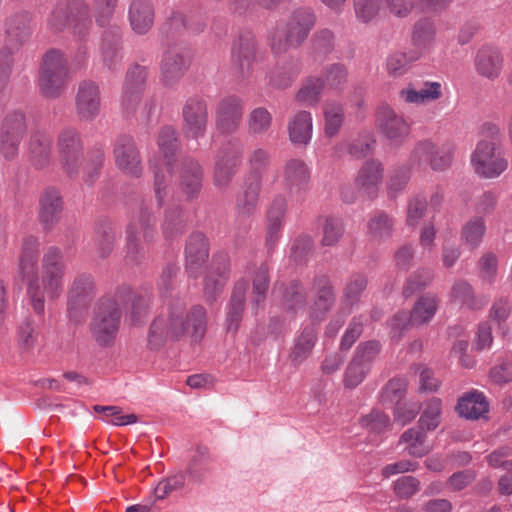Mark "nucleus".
<instances>
[{"instance_id": "nucleus-1", "label": "nucleus", "mask_w": 512, "mask_h": 512, "mask_svg": "<svg viewBox=\"0 0 512 512\" xmlns=\"http://www.w3.org/2000/svg\"><path fill=\"white\" fill-rule=\"evenodd\" d=\"M185 306L182 299H175L166 312L152 321L147 335V347L150 350H159L167 341L178 340L184 335L195 341L204 336L207 325L205 309L195 305L186 312Z\"/></svg>"}, {"instance_id": "nucleus-46", "label": "nucleus", "mask_w": 512, "mask_h": 512, "mask_svg": "<svg viewBox=\"0 0 512 512\" xmlns=\"http://www.w3.org/2000/svg\"><path fill=\"white\" fill-rule=\"evenodd\" d=\"M451 297L471 309H479L486 304L484 298H478L474 295L473 289L466 281H457L451 289Z\"/></svg>"}, {"instance_id": "nucleus-14", "label": "nucleus", "mask_w": 512, "mask_h": 512, "mask_svg": "<svg viewBox=\"0 0 512 512\" xmlns=\"http://www.w3.org/2000/svg\"><path fill=\"white\" fill-rule=\"evenodd\" d=\"M25 128V118L21 112H13L4 119L0 143L1 152L6 159H13L17 155Z\"/></svg>"}, {"instance_id": "nucleus-20", "label": "nucleus", "mask_w": 512, "mask_h": 512, "mask_svg": "<svg viewBox=\"0 0 512 512\" xmlns=\"http://www.w3.org/2000/svg\"><path fill=\"white\" fill-rule=\"evenodd\" d=\"M287 197L284 194H276L268 206L266 212V245L274 246L284 226L287 212Z\"/></svg>"}, {"instance_id": "nucleus-12", "label": "nucleus", "mask_w": 512, "mask_h": 512, "mask_svg": "<svg viewBox=\"0 0 512 512\" xmlns=\"http://www.w3.org/2000/svg\"><path fill=\"white\" fill-rule=\"evenodd\" d=\"M154 217L147 208L141 209L136 220L131 222L127 228V257L137 262L142 256V248L139 244L140 235L145 240L153 236Z\"/></svg>"}, {"instance_id": "nucleus-36", "label": "nucleus", "mask_w": 512, "mask_h": 512, "mask_svg": "<svg viewBox=\"0 0 512 512\" xmlns=\"http://www.w3.org/2000/svg\"><path fill=\"white\" fill-rule=\"evenodd\" d=\"M39 256V240L35 236H25L21 244L19 269L25 279L36 268Z\"/></svg>"}, {"instance_id": "nucleus-17", "label": "nucleus", "mask_w": 512, "mask_h": 512, "mask_svg": "<svg viewBox=\"0 0 512 512\" xmlns=\"http://www.w3.org/2000/svg\"><path fill=\"white\" fill-rule=\"evenodd\" d=\"M76 112L81 120L92 121L97 117L101 108L99 86L89 80L79 84L76 94Z\"/></svg>"}, {"instance_id": "nucleus-53", "label": "nucleus", "mask_w": 512, "mask_h": 512, "mask_svg": "<svg viewBox=\"0 0 512 512\" xmlns=\"http://www.w3.org/2000/svg\"><path fill=\"white\" fill-rule=\"evenodd\" d=\"M184 215L178 206L169 207L165 211L163 233L166 238H173L182 233Z\"/></svg>"}, {"instance_id": "nucleus-51", "label": "nucleus", "mask_w": 512, "mask_h": 512, "mask_svg": "<svg viewBox=\"0 0 512 512\" xmlns=\"http://www.w3.org/2000/svg\"><path fill=\"white\" fill-rule=\"evenodd\" d=\"M324 85V80L320 77L308 78L298 91L297 100L307 105L316 104L319 101Z\"/></svg>"}, {"instance_id": "nucleus-57", "label": "nucleus", "mask_w": 512, "mask_h": 512, "mask_svg": "<svg viewBox=\"0 0 512 512\" xmlns=\"http://www.w3.org/2000/svg\"><path fill=\"white\" fill-rule=\"evenodd\" d=\"M433 273L429 269H418L412 273L407 279L406 285L403 288L405 297L411 296L416 291L426 287L431 283Z\"/></svg>"}, {"instance_id": "nucleus-34", "label": "nucleus", "mask_w": 512, "mask_h": 512, "mask_svg": "<svg viewBox=\"0 0 512 512\" xmlns=\"http://www.w3.org/2000/svg\"><path fill=\"white\" fill-rule=\"evenodd\" d=\"M488 402L485 396L478 391H473L462 396L457 405L459 414L467 419L476 420L488 412Z\"/></svg>"}, {"instance_id": "nucleus-8", "label": "nucleus", "mask_w": 512, "mask_h": 512, "mask_svg": "<svg viewBox=\"0 0 512 512\" xmlns=\"http://www.w3.org/2000/svg\"><path fill=\"white\" fill-rule=\"evenodd\" d=\"M375 125L380 134L395 146L402 145L410 134V125L406 119L387 104L377 108Z\"/></svg>"}, {"instance_id": "nucleus-42", "label": "nucleus", "mask_w": 512, "mask_h": 512, "mask_svg": "<svg viewBox=\"0 0 512 512\" xmlns=\"http://www.w3.org/2000/svg\"><path fill=\"white\" fill-rule=\"evenodd\" d=\"M400 442L406 444L405 450L409 455L423 457L431 451V446L426 443L425 431L421 429H408L405 431Z\"/></svg>"}, {"instance_id": "nucleus-60", "label": "nucleus", "mask_w": 512, "mask_h": 512, "mask_svg": "<svg viewBox=\"0 0 512 512\" xmlns=\"http://www.w3.org/2000/svg\"><path fill=\"white\" fill-rule=\"evenodd\" d=\"M381 350V344L378 341L370 340L358 345L353 360L365 364L371 368V364Z\"/></svg>"}, {"instance_id": "nucleus-58", "label": "nucleus", "mask_w": 512, "mask_h": 512, "mask_svg": "<svg viewBox=\"0 0 512 512\" xmlns=\"http://www.w3.org/2000/svg\"><path fill=\"white\" fill-rule=\"evenodd\" d=\"M410 168H412L410 165L409 167L400 166L392 171L387 183L388 194L391 197L396 196L405 189L410 179Z\"/></svg>"}, {"instance_id": "nucleus-5", "label": "nucleus", "mask_w": 512, "mask_h": 512, "mask_svg": "<svg viewBox=\"0 0 512 512\" xmlns=\"http://www.w3.org/2000/svg\"><path fill=\"white\" fill-rule=\"evenodd\" d=\"M69 77L64 53L57 49L47 51L43 56L39 74V87L43 95L49 98L59 96Z\"/></svg>"}, {"instance_id": "nucleus-22", "label": "nucleus", "mask_w": 512, "mask_h": 512, "mask_svg": "<svg viewBox=\"0 0 512 512\" xmlns=\"http://www.w3.org/2000/svg\"><path fill=\"white\" fill-rule=\"evenodd\" d=\"M95 295V283L91 275L80 274L73 280L68 291V311L70 315L84 309Z\"/></svg>"}, {"instance_id": "nucleus-13", "label": "nucleus", "mask_w": 512, "mask_h": 512, "mask_svg": "<svg viewBox=\"0 0 512 512\" xmlns=\"http://www.w3.org/2000/svg\"><path fill=\"white\" fill-rule=\"evenodd\" d=\"M241 158L242 149L236 144L228 143L221 149L213 178L216 187L224 189L229 185L241 163Z\"/></svg>"}, {"instance_id": "nucleus-59", "label": "nucleus", "mask_w": 512, "mask_h": 512, "mask_svg": "<svg viewBox=\"0 0 512 512\" xmlns=\"http://www.w3.org/2000/svg\"><path fill=\"white\" fill-rule=\"evenodd\" d=\"M269 286L268 267L261 264L253 278V303L258 306L265 300Z\"/></svg>"}, {"instance_id": "nucleus-6", "label": "nucleus", "mask_w": 512, "mask_h": 512, "mask_svg": "<svg viewBox=\"0 0 512 512\" xmlns=\"http://www.w3.org/2000/svg\"><path fill=\"white\" fill-rule=\"evenodd\" d=\"M120 320L121 310L117 301L112 298L101 299L90 323L93 339L101 346L112 344L118 333Z\"/></svg>"}, {"instance_id": "nucleus-18", "label": "nucleus", "mask_w": 512, "mask_h": 512, "mask_svg": "<svg viewBox=\"0 0 512 512\" xmlns=\"http://www.w3.org/2000/svg\"><path fill=\"white\" fill-rule=\"evenodd\" d=\"M188 54L178 48L167 50L161 61V82L171 87L177 84L188 70Z\"/></svg>"}, {"instance_id": "nucleus-49", "label": "nucleus", "mask_w": 512, "mask_h": 512, "mask_svg": "<svg viewBox=\"0 0 512 512\" xmlns=\"http://www.w3.org/2000/svg\"><path fill=\"white\" fill-rule=\"evenodd\" d=\"M485 230L484 219L479 216L473 217L462 228V240L466 245L475 248L481 243Z\"/></svg>"}, {"instance_id": "nucleus-50", "label": "nucleus", "mask_w": 512, "mask_h": 512, "mask_svg": "<svg viewBox=\"0 0 512 512\" xmlns=\"http://www.w3.org/2000/svg\"><path fill=\"white\" fill-rule=\"evenodd\" d=\"M94 411L100 414L102 421L111 423L115 426H123L137 422L135 414L122 415L121 409L118 406H94Z\"/></svg>"}, {"instance_id": "nucleus-37", "label": "nucleus", "mask_w": 512, "mask_h": 512, "mask_svg": "<svg viewBox=\"0 0 512 512\" xmlns=\"http://www.w3.org/2000/svg\"><path fill=\"white\" fill-rule=\"evenodd\" d=\"M317 340L316 329L307 326L295 339L294 347L290 353V359L294 365H300L311 354Z\"/></svg>"}, {"instance_id": "nucleus-11", "label": "nucleus", "mask_w": 512, "mask_h": 512, "mask_svg": "<svg viewBox=\"0 0 512 512\" xmlns=\"http://www.w3.org/2000/svg\"><path fill=\"white\" fill-rule=\"evenodd\" d=\"M183 133L187 138L199 139L206 133L208 107L204 99L189 97L182 107Z\"/></svg>"}, {"instance_id": "nucleus-7", "label": "nucleus", "mask_w": 512, "mask_h": 512, "mask_svg": "<svg viewBox=\"0 0 512 512\" xmlns=\"http://www.w3.org/2000/svg\"><path fill=\"white\" fill-rule=\"evenodd\" d=\"M454 148L450 144L438 145L429 139L417 142L410 155V166L423 168L428 165L433 171L447 170L453 161Z\"/></svg>"}, {"instance_id": "nucleus-2", "label": "nucleus", "mask_w": 512, "mask_h": 512, "mask_svg": "<svg viewBox=\"0 0 512 512\" xmlns=\"http://www.w3.org/2000/svg\"><path fill=\"white\" fill-rule=\"evenodd\" d=\"M64 274L65 265L61 249L49 247L42 258L41 276L38 275L36 268L25 278L27 296L36 313H43L46 296L54 299L62 293Z\"/></svg>"}, {"instance_id": "nucleus-24", "label": "nucleus", "mask_w": 512, "mask_h": 512, "mask_svg": "<svg viewBox=\"0 0 512 512\" xmlns=\"http://www.w3.org/2000/svg\"><path fill=\"white\" fill-rule=\"evenodd\" d=\"M436 33V26L432 19L424 17L417 20L411 29V50L417 52L420 58L430 52L435 45Z\"/></svg>"}, {"instance_id": "nucleus-25", "label": "nucleus", "mask_w": 512, "mask_h": 512, "mask_svg": "<svg viewBox=\"0 0 512 512\" xmlns=\"http://www.w3.org/2000/svg\"><path fill=\"white\" fill-rule=\"evenodd\" d=\"M6 42L8 50L18 49L32 34L31 16L28 12H17L6 21Z\"/></svg>"}, {"instance_id": "nucleus-63", "label": "nucleus", "mask_w": 512, "mask_h": 512, "mask_svg": "<svg viewBox=\"0 0 512 512\" xmlns=\"http://www.w3.org/2000/svg\"><path fill=\"white\" fill-rule=\"evenodd\" d=\"M38 340V331L36 325L31 320H25L19 329L18 342L20 347L29 351L32 349Z\"/></svg>"}, {"instance_id": "nucleus-21", "label": "nucleus", "mask_w": 512, "mask_h": 512, "mask_svg": "<svg viewBox=\"0 0 512 512\" xmlns=\"http://www.w3.org/2000/svg\"><path fill=\"white\" fill-rule=\"evenodd\" d=\"M256 42L252 34L246 33L240 36L232 50V61L235 73L239 78H246L252 71V63L255 57Z\"/></svg>"}, {"instance_id": "nucleus-31", "label": "nucleus", "mask_w": 512, "mask_h": 512, "mask_svg": "<svg viewBox=\"0 0 512 512\" xmlns=\"http://www.w3.org/2000/svg\"><path fill=\"white\" fill-rule=\"evenodd\" d=\"M52 138L44 131L34 132L29 141L30 161L36 168H44L51 158Z\"/></svg>"}, {"instance_id": "nucleus-64", "label": "nucleus", "mask_w": 512, "mask_h": 512, "mask_svg": "<svg viewBox=\"0 0 512 512\" xmlns=\"http://www.w3.org/2000/svg\"><path fill=\"white\" fill-rule=\"evenodd\" d=\"M370 368L365 364L358 363L352 359L348 365L345 373L344 384L348 388H354L358 386L366 377Z\"/></svg>"}, {"instance_id": "nucleus-55", "label": "nucleus", "mask_w": 512, "mask_h": 512, "mask_svg": "<svg viewBox=\"0 0 512 512\" xmlns=\"http://www.w3.org/2000/svg\"><path fill=\"white\" fill-rule=\"evenodd\" d=\"M427 211V200L422 195H416L408 201L406 224L415 228L424 218Z\"/></svg>"}, {"instance_id": "nucleus-44", "label": "nucleus", "mask_w": 512, "mask_h": 512, "mask_svg": "<svg viewBox=\"0 0 512 512\" xmlns=\"http://www.w3.org/2000/svg\"><path fill=\"white\" fill-rule=\"evenodd\" d=\"M441 414L442 401L436 397L428 400L418 421L419 429L425 432L435 430L441 422Z\"/></svg>"}, {"instance_id": "nucleus-52", "label": "nucleus", "mask_w": 512, "mask_h": 512, "mask_svg": "<svg viewBox=\"0 0 512 512\" xmlns=\"http://www.w3.org/2000/svg\"><path fill=\"white\" fill-rule=\"evenodd\" d=\"M384 0H353L354 13L361 23H370L379 14Z\"/></svg>"}, {"instance_id": "nucleus-48", "label": "nucleus", "mask_w": 512, "mask_h": 512, "mask_svg": "<svg viewBox=\"0 0 512 512\" xmlns=\"http://www.w3.org/2000/svg\"><path fill=\"white\" fill-rule=\"evenodd\" d=\"M71 12V24L73 32L80 37H84L90 26L91 18L89 13V7L81 2H75L70 6Z\"/></svg>"}, {"instance_id": "nucleus-16", "label": "nucleus", "mask_w": 512, "mask_h": 512, "mask_svg": "<svg viewBox=\"0 0 512 512\" xmlns=\"http://www.w3.org/2000/svg\"><path fill=\"white\" fill-rule=\"evenodd\" d=\"M243 116V103L234 96L223 98L215 111L217 129L224 134L236 132L241 124Z\"/></svg>"}, {"instance_id": "nucleus-26", "label": "nucleus", "mask_w": 512, "mask_h": 512, "mask_svg": "<svg viewBox=\"0 0 512 512\" xmlns=\"http://www.w3.org/2000/svg\"><path fill=\"white\" fill-rule=\"evenodd\" d=\"M185 256L187 271L191 275L197 276L208 258V243L204 234L197 232L189 236Z\"/></svg>"}, {"instance_id": "nucleus-4", "label": "nucleus", "mask_w": 512, "mask_h": 512, "mask_svg": "<svg viewBox=\"0 0 512 512\" xmlns=\"http://www.w3.org/2000/svg\"><path fill=\"white\" fill-rule=\"evenodd\" d=\"M316 16L311 8L295 9L285 29H277L271 35V48L275 53L285 52L289 47H298L308 37L315 25Z\"/></svg>"}, {"instance_id": "nucleus-38", "label": "nucleus", "mask_w": 512, "mask_h": 512, "mask_svg": "<svg viewBox=\"0 0 512 512\" xmlns=\"http://www.w3.org/2000/svg\"><path fill=\"white\" fill-rule=\"evenodd\" d=\"M261 191V177L256 176L245 184L243 192L237 199L238 213L249 216L252 215L258 206L259 195Z\"/></svg>"}, {"instance_id": "nucleus-19", "label": "nucleus", "mask_w": 512, "mask_h": 512, "mask_svg": "<svg viewBox=\"0 0 512 512\" xmlns=\"http://www.w3.org/2000/svg\"><path fill=\"white\" fill-rule=\"evenodd\" d=\"M114 158L117 167L126 174L139 176L142 171L139 151L134 140L129 136L117 139L114 148Z\"/></svg>"}, {"instance_id": "nucleus-54", "label": "nucleus", "mask_w": 512, "mask_h": 512, "mask_svg": "<svg viewBox=\"0 0 512 512\" xmlns=\"http://www.w3.org/2000/svg\"><path fill=\"white\" fill-rule=\"evenodd\" d=\"M344 233V226L340 218L327 216L324 218L323 236L321 244L323 246L336 245Z\"/></svg>"}, {"instance_id": "nucleus-62", "label": "nucleus", "mask_w": 512, "mask_h": 512, "mask_svg": "<svg viewBox=\"0 0 512 512\" xmlns=\"http://www.w3.org/2000/svg\"><path fill=\"white\" fill-rule=\"evenodd\" d=\"M360 424L363 428H366L371 432L381 433L388 428L390 420L384 413L380 411H372L368 415L362 417Z\"/></svg>"}, {"instance_id": "nucleus-41", "label": "nucleus", "mask_w": 512, "mask_h": 512, "mask_svg": "<svg viewBox=\"0 0 512 512\" xmlns=\"http://www.w3.org/2000/svg\"><path fill=\"white\" fill-rule=\"evenodd\" d=\"M419 59L418 53L412 50L408 52L396 51L387 57L386 70L389 75L399 77L404 75L411 65Z\"/></svg>"}, {"instance_id": "nucleus-10", "label": "nucleus", "mask_w": 512, "mask_h": 512, "mask_svg": "<svg viewBox=\"0 0 512 512\" xmlns=\"http://www.w3.org/2000/svg\"><path fill=\"white\" fill-rule=\"evenodd\" d=\"M57 151L63 170L70 176L77 174L83 159V144L78 132L62 130L57 140Z\"/></svg>"}, {"instance_id": "nucleus-3", "label": "nucleus", "mask_w": 512, "mask_h": 512, "mask_svg": "<svg viewBox=\"0 0 512 512\" xmlns=\"http://www.w3.org/2000/svg\"><path fill=\"white\" fill-rule=\"evenodd\" d=\"M483 129L491 139H483L477 143L471 155V164L478 176L495 178L507 169L508 162L498 141L500 136L499 128L492 124H485Z\"/></svg>"}, {"instance_id": "nucleus-45", "label": "nucleus", "mask_w": 512, "mask_h": 512, "mask_svg": "<svg viewBox=\"0 0 512 512\" xmlns=\"http://www.w3.org/2000/svg\"><path fill=\"white\" fill-rule=\"evenodd\" d=\"M438 300L435 296L427 294L422 296L415 304L411 312V320L414 325L429 322L436 313Z\"/></svg>"}, {"instance_id": "nucleus-27", "label": "nucleus", "mask_w": 512, "mask_h": 512, "mask_svg": "<svg viewBox=\"0 0 512 512\" xmlns=\"http://www.w3.org/2000/svg\"><path fill=\"white\" fill-rule=\"evenodd\" d=\"M128 14L132 30L139 35L146 34L154 24L155 11L150 0H132Z\"/></svg>"}, {"instance_id": "nucleus-15", "label": "nucleus", "mask_w": 512, "mask_h": 512, "mask_svg": "<svg viewBox=\"0 0 512 512\" xmlns=\"http://www.w3.org/2000/svg\"><path fill=\"white\" fill-rule=\"evenodd\" d=\"M384 168L380 161L371 159L365 161L354 179L356 191L365 197L375 198L383 181Z\"/></svg>"}, {"instance_id": "nucleus-39", "label": "nucleus", "mask_w": 512, "mask_h": 512, "mask_svg": "<svg viewBox=\"0 0 512 512\" xmlns=\"http://www.w3.org/2000/svg\"><path fill=\"white\" fill-rule=\"evenodd\" d=\"M367 229L373 241H383L392 235L394 219L384 212H376L369 219Z\"/></svg>"}, {"instance_id": "nucleus-30", "label": "nucleus", "mask_w": 512, "mask_h": 512, "mask_svg": "<svg viewBox=\"0 0 512 512\" xmlns=\"http://www.w3.org/2000/svg\"><path fill=\"white\" fill-rule=\"evenodd\" d=\"M316 298L310 308L311 317L321 319L333 306L335 295L330 281L325 276L315 279Z\"/></svg>"}, {"instance_id": "nucleus-56", "label": "nucleus", "mask_w": 512, "mask_h": 512, "mask_svg": "<svg viewBox=\"0 0 512 512\" xmlns=\"http://www.w3.org/2000/svg\"><path fill=\"white\" fill-rule=\"evenodd\" d=\"M226 280V266L223 265L221 271L220 268L217 272L209 271L204 281V294L208 300L214 299L218 294L221 293L224 283Z\"/></svg>"}, {"instance_id": "nucleus-32", "label": "nucleus", "mask_w": 512, "mask_h": 512, "mask_svg": "<svg viewBox=\"0 0 512 512\" xmlns=\"http://www.w3.org/2000/svg\"><path fill=\"white\" fill-rule=\"evenodd\" d=\"M202 178V169L197 162L191 159H186L182 162L180 187L187 198H193L200 192Z\"/></svg>"}, {"instance_id": "nucleus-47", "label": "nucleus", "mask_w": 512, "mask_h": 512, "mask_svg": "<svg viewBox=\"0 0 512 512\" xmlns=\"http://www.w3.org/2000/svg\"><path fill=\"white\" fill-rule=\"evenodd\" d=\"M158 147L165 164L170 166L179 147L177 131L173 127L166 126L160 130Z\"/></svg>"}, {"instance_id": "nucleus-23", "label": "nucleus", "mask_w": 512, "mask_h": 512, "mask_svg": "<svg viewBox=\"0 0 512 512\" xmlns=\"http://www.w3.org/2000/svg\"><path fill=\"white\" fill-rule=\"evenodd\" d=\"M62 209L59 190L54 187L44 189L39 196V221L45 229H51L59 221Z\"/></svg>"}, {"instance_id": "nucleus-28", "label": "nucleus", "mask_w": 512, "mask_h": 512, "mask_svg": "<svg viewBox=\"0 0 512 512\" xmlns=\"http://www.w3.org/2000/svg\"><path fill=\"white\" fill-rule=\"evenodd\" d=\"M503 67L501 52L492 46L481 47L475 57V68L479 75L488 79L497 78Z\"/></svg>"}, {"instance_id": "nucleus-40", "label": "nucleus", "mask_w": 512, "mask_h": 512, "mask_svg": "<svg viewBox=\"0 0 512 512\" xmlns=\"http://www.w3.org/2000/svg\"><path fill=\"white\" fill-rule=\"evenodd\" d=\"M324 132L327 137H334L340 131L344 121L343 105L335 100L326 101L323 107Z\"/></svg>"}, {"instance_id": "nucleus-9", "label": "nucleus", "mask_w": 512, "mask_h": 512, "mask_svg": "<svg viewBox=\"0 0 512 512\" xmlns=\"http://www.w3.org/2000/svg\"><path fill=\"white\" fill-rule=\"evenodd\" d=\"M282 185L296 201H303L309 190L311 170L302 159L292 158L285 162L282 170Z\"/></svg>"}, {"instance_id": "nucleus-29", "label": "nucleus", "mask_w": 512, "mask_h": 512, "mask_svg": "<svg viewBox=\"0 0 512 512\" xmlns=\"http://www.w3.org/2000/svg\"><path fill=\"white\" fill-rule=\"evenodd\" d=\"M400 98L409 104H426L439 100L443 96L442 84L436 81H426L419 89L407 87L399 92Z\"/></svg>"}, {"instance_id": "nucleus-35", "label": "nucleus", "mask_w": 512, "mask_h": 512, "mask_svg": "<svg viewBox=\"0 0 512 512\" xmlns=\"http://www.w3.org/2000/svg\"><path fill=\"white\" fill-rule=\"evenodd\" d=\"M247 288L248 282L245 280L238 281L234 286L226 319L229 331H236L242 319Z\"/></svg>"}, {"instance_id": "nucleus-61", "label": "nucleus", "mask_w": 512, "mask_h": 512, "mask_svg": "<svg viewBox=\"0 0 512 512\" xmlns=\"http://www.w3.org/2000/svg\"><path fill=\"white\" fill-rule=\"evenodd\" d=\"M347 77L348 72L343 64H331L324 69V83H326L330 88H340L343 84L346 83Z\"/></svg>"}, {"instance_id": "nucleus-33", "label": "nucleus", "mask_w": 512, "mask_h": 512, "mask_svg": "<svg viewBox=\"0 0 512 512\" xmlns=\"http://www.w3.org/2000/svg\"><path fill=\"white\" fill-rule=\"evenodd\" d=\"M313 121L308 111L296 113L288 123L289 139L298 145H307L312 138Z\"/></svg>"}, {"instance_id": "nucleus-43", "label": "nucleus", "mask_w": 512, "mask_h": 512, "mask_svg": "<svg viewBox=\"0 0 512 512\" xmlns=\"http://www.w3.org/2000/svg\"><path fill=\"white\" fill-rule=\"evenodd\" d=\"M272 120V114L265 107L254 108L246 119L248 134L251 136L266 134L272 126Z\"/></svg>"}]
</instances>
